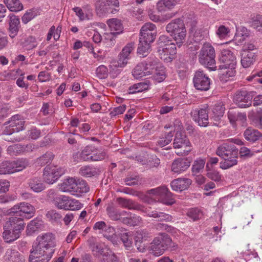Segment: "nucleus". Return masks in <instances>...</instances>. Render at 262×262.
Instances as JSON below:
<instances>
[{"mask_svg":"<svg viewBox=\"0 0 262 262\" xmlns=\"http://www.w3.org/2000/svg\"><path fill=\"white\" fill-rule=\"evenodd\" d=\"M255 53L251 51H244L241 59V64L244 68L249 67L255 61Z\"/></svg>","mask_w":262,"mask_h":262,"instance_id":"obj_27","label":"nucleus"},{"mask_svg":"<svg viewBox=\"0 0 262 262\" xmlns=\"http://www.w3.org/2000/svg\"><path fill=\"white\" fill-rule=\"evenodd\" d=\"M130 235V232H123L120 234L121 239L127 249H129L132 246V238Z\"/></svg>","mask_w":262,"mask_h":262,"instance_id":"obj_56","label":"nucleus"},{"mask_svg":"<svg viewBox=\"0 0 262 262\" xmlns=\"http://www.w3.org/2000/svg\"><path fill=\"white\" fill-rule=\"evenodd\" d=\"M173 134L171 132L165 134L164 137H161L158 141V144L161 147H164L168 144L172 140Z\"/></svg>","mask_w":262,"mask_h":262,"instance_id":"obj_58","label":"nucleus"},{"mask_svg":"<svg viewBox=\"0 0 262 262\" xmlns=\"http://www.w3.org/2000/svg\"><path fill=\"white\" fill-rule=\"evenodd\" d=\"M64 173V169L55 165H48L45 169L43 179L48 184H53Z\"/></svg>","mask_w":262,"mask_h":262,"instance_id":"obj_8","label":"nucleus"},{"mask_svg":"<svg viewBox=\"0 0 262 262\" xmlns=\"http://www.w3.org/2000/svg\"><path fill=\"white\" fill-rule=\"evenodd\" d=\"M69 197L63 195H60V196H58L57 200L54 202V204L60 209L66 210Z\"/></svg>","mask_w":262,"mask_h":262,"instance_id":"obj_51","label":"nucleus"},{"mask_svg":"<svg viewBox=\"0 0 262 262\" xmlns=\"http://www.w3.org/2000/svg\"><path fill=\"white\" fill-rule=\"evenodd\" d=\"M161 65L158 62V59L155 56H151L147 59L145 63H144L145 71L147 72V75H150L154 72L156 71L157 66Z\"/></svg>","mask_w":262,"mask_h":262,"instance_id":"obj_28","label":"nucleus"},{"mask_svg":"<svg viewBox=\"0 0 262 262\" xmlns=\"http://www.w3.org/2000/svg\"><path fill=\"white\" fill-rule=\"evenodd\" d=\"M235 152H238V148L235 145L227 142L220 145L216 150V154L222 159L233 155Z\"/></svg>","mask_w":262,"mask_h":262,"instance_id":"obj_17","label":"nucleus"},{"mask_svg":"<svg viewBox=\"0 0 262 262\" xmlns=\"http://www.w3.org/2000/svg\"><path fill=\"white\" fill-rule=\"evenodd\" d=\"M9 36L11 38H14L17 34L20 27L19 19L14 15H9Z\"/></svg>","mask_w":262,"mask_h":262,"instance_id":"obj_22","label":"nucleus"},{"mask_svg":"<svg viewBox=\"0 0 262 262\" xmlns=\"http://www.w3.org/2000/svg\"><path fill=\"white\" fill-rule=\"evenodd\" d=\"M158 52L161 59L166 61H170L176 54V44L173 42L167 44L164 47L158 49Z\"/></svg>","mask_w":262,"mask_h":262,"instance_id":"obj_16","label":"nucleus"},{"mask_svg":"<svg viewBox=\"0 0 262 262\" xmlns=\"http://www.w3.org/2000/svg\"><path fill=\"white\" fill-rule=\"evenodd\" d=\"M230 33V29L224 25H220L216 31V34L220 39H225Z\"/></svg>","mask_w":262,"mask_h":262,"instance_id":"obj_57","label":"nucleus"},{"mask_svg":"<svg viewBox=\"0 0 262 262\" xmlns=\"http://www.w3.org/2000/svg\"><path fill=\"white\" fill-rule=\"evenodd\" d=\"M205 164V160L198 159L195 160L192 166V172L193 174H197L201 172L204 167Z\"/></svg>","mask_w":262,"mask_h":262,"instance_id":"obj_48","label":"nucleus"},{"mask_svg":"<svg viewBox=\"0 0 262 262\" xmlns=\"http://www.w3.org/2000/svg\"><path fill=\"white\" fill-rule=\"evenodd\" d=\"M101 262H120V260L114 253L110 250L102 258Z\"/></svg>","mask_w":262,"mask_h":262,"instance_id":"obj_60","label":"nucleus"},{"mask_svg":"<svg viewBox=\"0 0 262 262\" xmlns=\"http://www.w3.org/2000/svg\"><path fill=\"white\" fill-rule=\"evenodd\" d=\"M178 0H160L157 3V9L159 12L166 11L172 9Z\"/></svg>","mask_w":262,"mask_h":262,"instance_id":"obj_34","label":"nucleus"},{"mask_svg":"<svg viewBox=\"0 0 262 262\" xmlns=\"http://www.w3.org/2000/svg\"><path fill=\"white\" fill-rule=\"evenodd\" d=\"M178 248V245L173 242L170 236L165 233H160L150 243V249L156 256L162 255L166 250L174 251Z\"/></svg>","mask_w":262,"mask_h":262,"instance_id":"obj_3","label":"nucleus"},{"mask_svg":"<svg viewBox=\"0 0 262 262\" xmlns=\"http://www.w3.org/2000/svg\"><path fill=\"white\" fill-rule=\"evenodd\" d=\"M43 227L42 220L36 219L31 221L27 226V233L28 235H31L35 232Z\"/></svg>","mask_w":262,"mask_h":262,"instance_id":"obj_33","label":"nucleus"},{"mask_svg":"<svg viewBox=\"0 0 262 262\" xmlns=\"http://www.w3.org/2000/svg\"><path fill=\"white\" fill-rule=\"evenodd\" d=\"M79 174L84 177H92L98 174V171L93 166L85 165L82 166L79 171Z\"/></svg>","mask_w":262,"mask_h":262,"instance_id":"obj_39","label":"nucleus"},{"mask_svg":"<svg viewBox=\"0 0 262 262\" xmlns=\"http://www.w3.org/2000/svg\"><path fill=\"white\" fill-rule=\"evenodd\" d=\"M190 162L187 159L178 158L171 164V171L174 173H180L188 169Z\"/></svg>","mask_w":262,"mask_h":262,"instance_id":"obj_18","label":"nucleus"},{"mask_svg":"<svg viewBox=\"0 0 262 262\" xmlns=\"http://www.w3.org/2000/svg\"><path fill=\"white\" fill-rule=\"evenodd\" d=\"M91 248L93 255L97 257L102 256L103 258L110 251V249L105 245L101 243L92 244Z\"/></svg>","mask_w":262,"mask_h":262,"instance_id":"obj_25","label":"nucleus"},{"mask_svg":"<svg viewBox=\"0 0 262 262\" xmlns=\"http://www.w3.org/2000/svg\"><path fill=\"white\" fill-rule=\"evenodd\" d=\"M25 223L21 217H10L3 226L2 236L6 243H11L18 239L24 229Z\"/></svg>","mask_w":262,"mask_h":262,"instance_id":"obj_2","label":"nucleus"},{"mask_svg":"<svg viewBox=\"0 0 262 262\" xmlns=\"http://www.w3.org/2000/svg\"><path fill=\"white\" fill-rule=\"evenodd\" d=\"M233 155L223 158L224 161L220 163V167L222 169H227L237 164L238 152H235Z\"/></svg>","mask_w":262,"mask_h":262,"instance_id":"obj_21","label":"nucleus"},{"mask_svg":"<svg viewBox=\"0 0 262 262\" xmlns=\"http://www.w3.org/2000/svg\"><path fill=\"white\" fill-rule=\"evenodd\" d=\"M73 10L80 21L90 20L92 18L93 14L91 10L88 9L87 11H84L80 7H75L73 8Z\"/></svg>","mask_w":262,"mask_h":262,"instance_id":"obj_37","label":"nucleus"},{"mask_svg":"<svg viewBox=\"0 0 262 262\" xmlns=\"http://www.w3.org/2000/svg\"><path fill=\"white\" fill-rule=\"evenodd\" d=\"M148 234V233L144 230H139L135 233L134 239L137 248L140 252H143L144 248L143 247L138 246V244H141L143 241L147 240Z\"/></svg>","mask_w":262,"mask_h":262,"instance_id":"obj_38","label":"nucleus"},{"mask_svg":"<svg viewBox=\"0 0 262 262\" xmlns=\"http://www.w3.org/2000/svg\"><path fill=\"white\" fill-rule=\"evenodd\" d=\"M132 74L136 79L141 78L144 76L148 75L147 72L145 71L144 62H141L138 64L134 69L132 72Z\"/></svg>","mask_w":262,"mask_h":262,"instance_id":"obj_42","label":"nucleus"},{"mask_svg":"<svg viewBox=\"0 0 262 262\" xmlns=\"http://www.w3.org/2000/svg\"><path fill=\"white\" fill-rule=\"evenodd\" d=\"M150 50V45L146 43H142L139 41V47L138 48V53L142 56L145 57L147 56L149 51Z\"/></svg>","mask_w":262,"mask_h":262,"instance_id":"obj_59","label":"nucleus"},{"mask_svg":"<svg viewBox=\"0 0 262 262\" xmlns=\"http://www.w3.org/2000/svg\"><path fill=\"white\" fill-rule=\"evenodd\" d=\"M209 108L207 105L202 108L193 110L191 112V116L194 121L201 127H206L208 122Z\"/></svg>","mask_w":262,"mask_h":262,"instance_id":"obj_12","label":"nucleus"},{"mask_svg":"<svg viewBox=\"0 0 262 262\" xmlns=\"http://www.w3.org/2000/svg\"><path fill=\"white\" fill-rule=\"evenodd\" d=\"M29 165L25 159L16 161H5L0 164V174H11L23 170Z\"/></svg>","mask_w":262,"mask_h":262,"instance_id":"obj_6","label":"nucleus"},{"mask_svg":"<svg viewBox=\"0 0 262 262\" xmlns=\"http://www.w3.org/2000/svg\"><path fill=\"white\" fill-rule=\"evenodd\" d=\"M36 15L35 11L30 9L27 11L23 16L21 18L22 22L27 24L32 20Z\"/></svg>","mask_w":262,"mask_h":262,"instance_id":"obj_62","label":"nucleus"},{"mask_svg":"<svg viewBox=\"0 0 262 262\" xmlns=\"http://www.w3.org/2000/svg\"><path fill=\"white\" fill-rule=\"evenodd\" d=\"M225 110V108L221 102L215 104L212 110V117L214 119L217 120L221 117L223 116Z\"/></svg>","mask_w":262,"mask_h":262,"instance_id":"obj_44","label":"nucleus"},{"mask_svg":"<svg viewBox=\"0 0 262 262\" xmlns=\"http://www.w3.org/2000/svg\"><path fill=\"white\" fill-rule=\"evenodd\" d=\"M194 86L198 90L208 91L210 86V79L203 71H196L193 78Z\"/></svg>","mask_w":262,"mask_h":262,"instance_id":"obj_13","label":"nucleus"},{"mask_svg":"<svg viewBox=\"0 0 262 262\" xmlns=\"http://www.w3.org/2000/svg\"><path fill=\"white\" fill-rule=\"evenodd\" d=\"M54 157V155L52 152L48 151L42 156L38 158L36 162L40 166H43L49 163H51Z\"/></svg>","mask_w":262,"mask_h":262,"instance_id":"obj_46","label":"nucleus"},{"mask_svg":"<svg viewBox=\"0 0 262 262\" xmlns=\"http://www.w3.org/2000/svg\"><path fill=\"white\" fill-rule=\"evenodd\" d=\"M156 26L150 23H147L145 24L141 28L140 30V34H143L145 33V34H150L156 35Z\"/></svg>","mask_w":262,"mask_h":262,"instance_id":"obj_50","label":"nucleus"},{"mask_svg":"<svg viewBox=\"0 0 262 262\" xmlns=\"http://www.w3.org/2000/svg\"><path fill=\"white\" fill-rule=\"evenodd\" d=\"M191 180L188 178H178L171 182L172 189L177 191H182L187 189L191 184Z\"/></svg>","mask_w":262,"mask_h":262,"instance_id":"obj_20","label":"nucleus"},{"mask_svg":"<svg viewBox=\"0 0 262 262\" xmlns=\"http://www.w3.org/2000/svg\"><path fill=\"white\" fill-rule=\"evenodd\" d=\"M89 190L90 187L85 181L80 179L76 180L74 195H81L89 192Z\"/></svg>","mask_w":262,"mask_h":262,"instance_id":"obj_32","label":"nucleus"},{"mask_svg":"<svg viewBox=\"0 0 262 262\" xmlns=\"http://www.w3.org/2000/svg\"><path fill=\"white\" fill-rule=\"evenodd\" d=\"M96 6L101 10L105 11L108 8L112 6L118 8L119 3L118 0H97Z\"/></svg>","mask_w":262,"mask_h":262,"instance_id":"obj_36","label":"nucleus"},{"mask_svg":"<svg viewBox=\"0 0 262 262\" xmlns=\"http://www.w3.org/2000/svg\"><path fill=\"white\" fill-rule=\"evenodd\" d=\"M7 150L10 154L14 155L22 154V144H15L9 146Z\"/></svg>","mask_w":262,"mask_h":262,"instance_id":"obj_64","label":"nucleus"},{"mask_svg":"<svg viewBox=\"0 0 262 262\" xmlns=\"http://www.w3.org/2000/svg\"><path fill=\"white\" fill-rule=\"evenodd\" d=\"M53 240L50 233L38 236L30 251L29 262H49L54 253Z\"/></svg>","mask_w":262,"mask_h":262,"instance_id":"obj_1","label":"nucleus"},{"mask_svg":"<svg viewBox=\"0 0 262 262\" xmlns=\"http://www.w3.org/2000/svg\"><path fill=\"white\" fill-rule=\"evenodd\" d=\"M215 57V53L214 48L209 43H204L199 55L200 63L211 71H215L216 67Z\"/></svg>","mask_w":262,"mask_h":262,"instance_id":"obj_5","label":"nucleus"},{"mask_svg":"<svg viewBox=\"0 0 262 262\" xmlns=\"http://www.w3.org/2000/svg\"><path fill=\"white\" fill-rule=\"evenodd\" d=\"M147 215L150 217H154L158 219V221H172L173 217L171 215L166 214L164 212H158L156 210L146 211Z\"/></svg>","mask_w":262,"mask_h":262,"instance_id":"obj_31","label":"nucleus"},{"mask_svg":"<svg viewBox=\"0 0 262 262\" xmlns=\"http://www.w3.org/2000/svg\"><path fill=\"white\" fill-rule=\"evenodd\" d=\"M67 207L66 210H79L82 207L83 205L81 204L78 201L76 200L75 199H71L69 197V200L68 201V203H67Z\"/></svg>","mask_w":262,"mask_h":262,"instance_id":"obj_55","label":"nucleus"},{"mask_svg":"<svg viewBox=\"0 0 262 262\" xmlns=\"http://www.w3.org/2000/svg\"><path fill=\"white\" fill-rule=\"evenodd\" d=\"M244 136L247 141L252 142H254L262 139V134L254 129H246L244 132Z\"/></svg>","mask_w":262,"mask_h":262,"instance_id":"obj_29","label":"nucleus"},{"mask_svg":"<svg viewBox=\"0 0 262 262\" xmlns=\"http://www.w3.org/2000/svg\"><path fill=\"white\" fill-rule=\"evenodd\" d=\"M117 202L121 207L127 208L128 209L140 210L141 208V206L140 205L136 204L130 199L120 197L117 199Z\"/></svg>","mask_w":262,"mask_h":262,"instance_id":"obj_26","label":"nucleus"},{"mask_svg":"<svg viewBox=\"0 0 262 262\" xmlns=\"http://www.w3.org/2000/svg\"><path fill=\"white\" fill-rule=\"evenodd\" d=\"M21 43L23 47L27 50H32L37 46L35 38L31 36L26 38Z\"/></svg>","mask_w":262,"mask_h":262,"instance_id":"obj_49","label":"nucleus"},{"mask_svg":"<svg viewBox=\"0 0 262 262\" xmlns=\"http://www.w3.org/2000/svg\"><path fill=\"white\" fill-rule=\"evenodd\" d=\"M249 118L257 127H262V114L259 112H251L248 115Z\"/></svg>","mask_w":262,"mask_h":262,"instance_id":"obj_43","label":"nucleus"},{"mask_svg":"<svg viewBox=\"0 0 262 262\" xmlns=\"http://www.w3.org/2000/svg\"><path fill=\"white\" fill-rule=\"evenodd\" d=\"M96 74L99 78L104 79L108 75V69L106 66L101 65L96 69Z\"/></svg>","mask_w":262,"mask_h":262,"instance_id":"obj_61","label":"nucleus"},{"mask_svg":"<svg viewBox=\"0 0 262 262\" xmlns=\"http://www.w3.org/2000/svg\"><path fill=\"white\" fill-rule=\"evenodd\" d=\"M166 30L173 37L179 47L185 41L186 30L182 19L177 18L172 20L167 25Z\"/></svg>","mask_w":262,"mask_h":262,"instance_id":"obj_4","label":"nucleus"},{"mask_svg":"<svg viewBox=\"0 0 262 262\" xmlns=\"http://www.w3.org/2000/svg\"><path fill=\"white\" fill-rule=\"evenodd\" d=\"M172 42V40L165 35H162L160 36L158 40V49H160L167 44H169Z\"/></svg>","mask_w":262,"mask_h":262,"instance_id":"obj_63","label":"nucleus"},{"mask_svg":"<svg viewBox=\"0 0 262 262\" xmlns=\"http://www.w3.org/2000/svg\"><path fill=\"white\" fill-rule=\"evenodd\" d=\"M187 216L193 220V221L198 220L203 216V212L201 209L195 208L190 209L187 213Z\"/></svg>","mask_w":262,"mask_h":262,"instance_id":"obj_53","label":"nucleus"},{"mask_svg":"<svg viewBox=\"0 0 262 262\" xmlns=\"http://www.w3.org/2000/svg\"><path fill=\"white\" fill-rule=\"evenodd\" d=\"M20 212L19 215L21 217L25 216L27 218L30 219L33 216L35 213V208L31 204L23 202L19 204Z\"/></svg>","mask_w":262,"mask_h":262,"instance_id":"obj_24","label":"nucleus"},{"mask_svg":"<svg viewBox=\"0 0 262 262\" xmlns=\"http://www.w3.org/2000/svg\"><path fill=\"white\" fill-rule=\"evenodd\" d=\"M25 121L19 115L12 116L8 121L9 126H6L3 134L6 135H11L15 132H18L24 129Z\"/></svg>","mask_w":262,"mask_h":262,"instance_id":"obj_14","label":"nucleus"},{"mask_svg":"<svg viewBox=\"0 0 262 262\" xmlns=\"http://www.w3.org/2000/svg\"><path fill=\"white\" fill-rule=\"evenodd\" d=\"M156 71L152 73L150 75H152V79L157 81L158 82H161L163 81L166 77L165 73L164 67L161 65L157 66Z\"/></svg>","mask_w":262,"mask_h":262,"instance_id":"obj_41","label":"nucleus"},{"mask_svg":"<svg viewBox=\"0 0 262 262\" xmlns=\"http://www.w3.org/2000/svg\"><path fill=\"white\" fill-rule=\"evenodd\" d=\"M255 93L241 90L236 92L233 98V101L241 108L248 107L251 105L252 100Z\"/></svg>","mask_w":262,"mask_h":262,"instance_id":"obj_9","label":"nucleus"},{"mask_svg":"<svg viewBox=\"0 0 262 262\" xmlns=\"http://www.w3.org/2000/svg\"><path fill=\"white\" fill-rule=\"evenodd\" d=\"M173 146L175 149H180L176 152L179 156H187L191 151V144L184 132H177L173 142Z\"/></svg>","mask_w":262,"mask_h":262,"instance_id":"obj_7","label":"nucleus"},{"mask_svg":"<svg viewBox=\"0 0 262 262\" xmlns=\"http://www.w3.org/2000/svg\"><path fill=\"white\" fill-rule=\"evenodd\" d=\"M107 24L111 32H115L117 35L120 34L123 31V25L119 19L115 18L110 19L107 21Z\"/></svg>","mask_w":262,"mask_h":262,"instance_id":"obj_30","label":"nucleus"},{"mask_svg":"<svg viewBox=\"0 0 262 262\" xmlns=\"http://www.w3.org/2000/svg\"><path fill=\"white\" fill-rule=\"evenodd\" d=\"M28 184L30 189L35 192H40L45 188L41 180L38 178L30 179L28 181Z\"/></svg>","mask_w":262,"mask_h":262,"instance_id":"obj_35","label":"nucleus"},{"mask_svg":"<svg viewBox=\"0 0 262 262\" xmlns=\"http://www.w3.org/2000/svg\"><path fill=\"white\" fill-rule=\"evenodd\" d=\"M76 180L73 178H68L58 185L59 189L64 192H70L74 194Z\"/></svg>","mask_w":262,"mask_h":262,"instance_id":"obj_23","label":"nucleus"},{"mask_svg":"<svg viewBox=\"0 0 262 262\" xmlns=\"http://www.w3.org/2000/svg\"><path fill=\"white\" fill-rule=\"evenodd\" d=\"M148 85L146 82H142L134 84L128 89L129 94H135L148 90Z\"/></svg>","mask_w":262,"mask_h":262,"instance_id":"obj_45","label":"nucleus"},{"mask_svg":"<svg viewBox=\"0 0 262 262\" xmlns=\"http://www.w3.org/2000/svg\"><path fill=\"white\" fill-rule=\"evenodd\" d=\"M8 9L11 11L18 12L23 9L19 0H4Z\"/></svg>","mask_w":262,"mask_h":262,"instance_id":"obj_40","label":"nucleus"},{"mask_svg":"<svg viewBox=\"0 0 262 262\" xmlns=\"http://www.w3.org/2000/svg\"><path fill=\"white\" fill-rule=\"evenodd\" d=\"M5 262H25L24 256L21 255L18 251L8 249L4 256Z\"/></svg>","mask_w":262,"mask_h":262,"instance_id":"obj_19","label":"nucleus"},{"mask_svg":"<svg viewBox=\"0 0 262 262\" xmlns=\"http://www.w3.org/2000/svg\"><path fill=\"white\" fill-rule=\"evenodd\" d=\"M262 151V150H257V151H253L251 150L248 148L243 146L239 150V154L240 155L241 158H249L253 156L255 152H259Z\"/></svg>","mask_w":262,"mask_h":262,"instance_id":"obj_52","label":"nucleus"},{"mask_svg":"<svg viewBox=\"0 0 262 262\" xmlns=\"http://www.w3.org/2000/svg\"><path fill=\"white\" fill-rule=\"evenodd\" d=\"M117 34L115 32L105 33L103 34V42L106 44V46L110 48L115 45L116 41L115 39Z\"/></svg>","mask_w":262,"mask_h":262,"instance_id":"obj_47","label":"nucleus"},{"mask_svg":"<svg viewBox=\"0 0 262 262\" xmlns=\"http://www.w3.org/2000/svg\"><path fill=\"white\" fill-rule=\"evenodd\" d=\"M148 193L150 194L158 196L159 200L164 204L171 205L175 202L172 193L165 186H161L152 189L148 191Z\"/></svg>","mask_w":262,"mask_h":262,"instance_id":"obj_11","label":"nucleus"},{"mask_svg":"<svg viewBox=\"0 0 262 262\" xmlns=\"http://www.w3.org/2000/svg\"><path fill=\"white\" fill-rule=\"evenodd\" d=\"M97 148L93 145H89L84 147L81 152L82 161H100L105 158L106 154L102 151L96 152Z\"/></svg>","mask_w":262,"mask_h":262,"instance_id":"obj_10","label":"nucleus"},{"mask_svg":"<svg viewBox=\"0 0 262 262\" xmlns=\"http://www.w3.org/2000/svg\"><path fill=\"white\" fill-rule=\"evenodd\" d=\"M219 59L220 62L223 63L219 66L220 69L226 67H234L236 64V56L229 49L222 50Z\"/></svg>","mask_w":262,"mask_h":262,"instance_id":"obj_15","label":"nucleus"},{"mask_svg":"<svg viewBox=\"0 0 262 262\" xmlns=\"http://www.w3.org/2000/svg\"><path fill=\"white\" fill-rule=\"evenodd\" d=\"M108 216L113 221L120 220L119 210L113 206H108L106 208Z\"/></svg>","mask_w":262,"mask_h":262,"instance_id":"obj_54","label":"nucleus"}]
</instances>
